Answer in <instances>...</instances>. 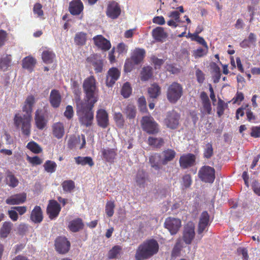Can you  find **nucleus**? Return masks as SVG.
<instances>
[{"label":"nucleus","mask_w":260,"mask_h":260,"mask_svg":"<svg viewBox=\"0 0 260 260\" xmlns=\"http://www.w3.org/2000/svg\"><path fill=\"white\" fill-rule=\"evenodd\" d=\"M120 72L116 68H112L108 72L106 77V83L107 86L112 87L115 82L118 79Z\"/></svg>","instance_id":"nucleus-17"},{"label":"nucleus","mask_w":260,"mask_h":260,"mask_svg":"<svg viewBox=\"0 0 260 260\" xmlns=\"http://www.w3.org/2000/svg\"><path fill=\"white\" fill-rule=\"evenodd\" d=\"M121 10L119 4L115 1H109L107 4L106 14L112 19H117L121 14Z\"/></svg>","instance_id":"nucleus-12"},{"label":"nucleus","mask_w":260,"mask_h":260,"mask_svg":"<svg viewBox=\"0 0 260 260\" xmlns=\"http://www.w3.org/2000/svg\"><path fill=\"white\" fill-rule=\"evenodd\" d=\"M181 116L175 110L167 112L164 122L167 128L170 129H176L180 125Z\"/></svg>","instance_id":"nucleus-7"},{"label":"nucleus","mask_w":260,"mask_h":260,"mask_svg":"<svg viewBox=\"0 0 260 260\" xmlns=\"http://www.w3.org/2000/svg\"><path fill=\"white\" fill-rule=\"evenodd\" d=\"M153 76V69L152 67L147 66L142 69L141 72V80L146 81L152 78Z\"/></svg>","instance_id":"nucleus-40"},{"label":"nucleus","mask_w":260,"mask_h":260,"mask_svg":"<svg viewBox=\"0 0 260 260\" xmlns=\"http://www.w3.org/2000/svg\"><path fill=\"white\" fill-rule=\"evenodd\" d=\"M124 113L127 118L129 119H134L136 115V107L133 105H128L125 109Z\"/></svg>","instance_id":"nucleus-49"},{"label":"nucleus","mask_w":260,"mask_h":260,"mask_svg":"<svg viewBox=\"0 0 260 260\" xmlns=\"http://www.w3.org/2000/svg\"><path fill=\"white\" fill-rule=\"evenodd\" d=\"M96 118L99 126L105 128L109 124L108 114L105 110H99L97 111Z\"/></svg>","instance_id":"nucleus-19"},{"label":"nucleus","mask_w":260,"mask_h":260,"mask_svg":"<svg viewBox=\"0 0 260 260\" xmlns=\"http://www.w3.org/2000/svg\"><path fill=\"white\" fill-rule=\"evenodd\" d=\"M149 96L151 99H156L161 93V88L157 83L151 84L148 88Z\"/></svg>","instance_id":"nucleus-33"},{"label":"nucleus","mask_w":260,"mask_h":260,"mask_svg":"<svg viewBox=\"0 0 260 260\" xmlns=\"http://www.w3.org/2000/svg\"><path fill=\"white\" fill-rule=\"evenodd\" d=\"M147 179L146 173L143 170H139L136 176V182L140 187H144L146 181Z\"/></svg>","instance_id":"nucleus-36"},{"label":"nucleus","mask_w":260,"mask_h":260,"mask_svg":"<svg viewBox=\"0 0 260 260\" xmlns=\"http://www.w3.org/2000/svg\"><path fill=\"white\" fill-rule=\"evenodd\" d=\"M92 39L94 45L103 51H107L111 47L110 42L101 35L94 36Z\"/></svg>","instance_id":"nucleus-16"},{"label":"nucleus","mask_w":260,"mask_h":260,"mask_svg":"<svg viewBox=\"0 0 260 260\" xmlns=\"http://www.w3.org/2000/svg\"><path fill=\"white\" fill-rule=\"evenodd\" d=\"M138 105L141 112L145 113L147 112L146 101L144 96H142L139 98L138 100Z\"/></svg>","instance_id":"nucleus-56"},{"label":"nucleus","mask_w":260,"mask_h":260,"mask_svg":"<svg viewBox=\"0 0 260 260\" xmlns=\"http://www.w3.org/2000/svg\"><path fill=\"white\" fill-rule=\"evenodd\" d=\"M256 41V37L254 34L250 32L247 39L243 40L240 44L241 47L246 48L250 47L251 45H254Z\"/></svg>","instance_id":"nucleus-38"},{"label":"nucleus","mask_w":260,"mask_h":260,"mask_svg":"<svg viewBox=\"0 0 260 260\" xmlns=\"http://www.w3.org/2000/svg\"><path fill=\"white\" fill-rule=\"evenodd\" d=\"M250 136L255 138H260V125L252 127Z\"/></svg>","instance_id":"nucleus-64"},{"label":"nucleus","mask_w":260,"mask_h":260,"mask_svg":"<svg viewBox=\"0 0 260 260\" xmlns=\"http://www.w3.org/2000/svg\"><path fill=\"white\" fill-rule=\"evenodd\" d=\"M200 98L204 111L208 114H211L212 107L207 94L204 91L202 92L200 94Z\"/></svg>","instance_id":"nucleus-28"},{"label":"nucleus","mask_w":260,"mask_h":260,"mask_svg":"<svg viewBox=\"0 0 260 260\" xmlns=\"http://www.w3.org/2000/svg\"><path fill=\"white\" fill-rule=\"evenodd\" d=\"M117 150L114 148H103L101 150L103 158L107 162H113L117 155Z\"/></svg>","instance_id":"nucleus-25"},{"label":"nucleus","mask_w":260,"mask_h":260,"mask_svg":"<svg viewBox=\"0 0 260 260\" xmlns=\"http://www.w3.org/2000/svg\"><path fill=\"white\" fill-rule=\"evenodd\" d=\"M5 181L6 184L12 188L16 187L19 183L18 179L9 171L6 173Z\"/></svg>","instance_id":"nucleus-34"},{"label":"nucleus","mask_w":260,"mask_h":260,"mask_svg":"<svg viewBox=\"0 0 260 260\" xmlns=\"http://www.w3.org/2000/svg\"><path fill=\"white\" fill-rule=\"evenodd\" d=\"M74 114V111L72 106L68 105L66 107V110L64 112V116L68 119H71Z\"/></svg>","instance_id":"nucleus-63"},{"label":"nucleus","mask_w":260,"mask_h":260,"mask_svg":"<svg viewBox=\"0 0 260 260\" xmlns=\"http://www.w3.org/2000/svg\"><path fill=\"white\" fill-rule=\"evenodd\" d=\"M63 190L65 192H70L75 187V183L73 180H66L62 183Z\"/></svg>","instance_id":"nucleus-53"},{"label":"nucleus","mask_w":260,"mask_h":260,"mask_svg":"<svg viewBox=\"0 0 260 260\" xmlns=\"http://www.w3.org/2000/svg\"><path fill=\"white\" fill-rule=\"evenodd\" d=\"M36 103L35 97L29 95L27 97L22 107V111L25 114L22 116L20 114H16L14 118V123L17 128L21 126L22 134L27 137L30 134V122L32 119V107Z\"/></svg>","instance_id":"nucleus-1"},{"label":"nucleus","mask_w":260,"mask_h":260,"mask_svg":"<svg viewBox=\"0 0 260 260\" xmlns=\"http://www.w3.org/2000/svg\"><path fill=\"white\" fill-rule=\"evenodd\" d=\"M42 111L38 109L35 112V120L36 126L40 129H43L46 125V120L45 119L44 116L41 114Z\"/></svg>","instance_id":"nucleus-30"},{"label":"nucleus","mask_w":260,"mask_h":260,"mask_svg":"<svg viewBox=\"0 0 260 260\" xmlns=\"http://www.w3.org/2000/svg\"><path fill=\"white\" fill-rule=\"evenodd\" d=\"M83 89L85 93L84 102L95 104L99 100V95L96 79L93 76H90L84 80Z\"/></svg>","instance_id":"nucleus-5"},{"label":"nucleus","mask_w":260,"mask_h":260,"mask_svg":"<svg viewBox=\"0 0 260 260\" xmlns=\"http://www.w3.org/2000/svg\"><path fill=\"white\" fill-rule=\"evenodd\" d=\"M203 157L206 159L211 158L213 154V145L211 142L208 143L203 146Z\"/></svg>","instance_id":"nucleus-43"},{"label":"nucleus","mask_w":260,"mask_h":260,"mask_svg":"<svg viewBox=\"0 0 260 260\" xmlns=\"http://www.w3.org/2000/svg\"><path fill=\"white\" fill-rule=\"evenodd\" d=\"M164 139L162 138L149 137L148 139V144L155 148L159 149L164 146Z\"/></svg>","instance_id":"nucleus-37"},{"label":"nucleus","mask_w":260,"mask_h":260,"mask_svg":"<svg viewBox=\"0 0 260 260\" xmlns=\"http://www.w3.org/2000/svg\"><path fill=\"white\" fill-rule=\"evenodd\" d=\"M55 57V54L52 51L47 50L43 51L42 52V58L45 63H52Z\"/></svg>","instance_id":"nucleus-39"},{"label":"nucleus","mask_w":260,"mask_h":260,"mask_svg":"<svg viewBox=\"0 0 260 260\" xmlns=\"http://www.w3.org/2000/svg\"><path fill=\"white\" fill-rule=\"evenodd\" d=\"M84 224L80 218H76L71 220L68 224L69 230L73 233L78 232L84 229Z\"/></svg>","instance_id":"nucleus-23"},{"label":"nucleus","mask_w":260,"mask_h":260,"mask_svg":"<svg viewBox=\"0 0 260 260\" xmlns=\"http://www.w3.org/2000/svg\"><path fill=\"white\" fill-rule=\"evenodd\" d=\"M159 250L157 241L154 239L144 241L138 247L135 257L136 260H145L156 254Z\"/></svg>","instance_id":"nucleus-4"},{"label":"nucleus","mask_w":260,"mask_h":260,"mask_svg":"<svg viewBox=\"0 0 260 260\" xmlns=\"http://www.w3.org/2000/svg\"><path fill=\"white\" fill-rule=\"evenodd\" d=\"M113 118L118 127L120 128L123 127L124 119L122 114L120 112L115 113L113 116Z\"/></svg>","instance_id":"nucleus-54"},{"label":"nucleus","mask_w":260,"mask_h":260,"mask_svg":"<svg viewBox=\"0 0 260 260\" xmlns=\"http://www.w3.org/2000/svg\"><path fill=\"white\" fill-rule=\"evenodd\" d=\"M49 102L52 107L57 108L59 107L61 102V96L58 90L52 89L51 91Z\"/></svg>","instance_id":"nucleus-26"},{"label":"nucleus","mask_w":260,"mask_h":260,"mask_svg":"<svg viewBox=\"0 0 260 260\" xmlns=\"http://www.w3.org/2000/svg\"><path fill=\"white\" fill-rule=\"evenodd\" d=\"M141 125L143 131L149 134H156L159 131L158 124L151 116L143 117Z\"/></svg>","instance_id":"nucleus-8"},{"label":"nucleus","mask_w":260,"mask_h":260,"mask_svg":"<svg viewBox=\"0 0 260 260\" xmlns=\"http://www.w3.org/2000/svg\"><path fill=\"white\" fill-rule=\"evenodd\" d=\"M115 205L113 201L107 202L105 206V213L108 217H111L114 213Z\"/></svg>","instance_id":"nucleus-50"},{"label":"nucleus","mask_w":260,"mask_h":260,"mask_svg":"<svg viewBox=\"0 0 260 260\" xmlns=\"http://www.w3.org/2000/svg\"><path fill=\"white\" fill-rule=\"evenodd\" d=\"M12 226V223L10 221H5L3 223L0 230V236L2 238H7L10 234Z\"/></svg>","instance_id":"nucleus-42"},{"label":"nucleus","mask_w":260,"mask_h":260,"mask_svg":"<svg viewBox=\"0 0 260 260\" xmlns=\"http://www.w3.org/2000/svg\"><path fill=\"white\" fill-rule=\"evenodd\" d=\"M27 160L33 166L39 165L43 162L42 160L38 156L34 157L27 156Z\"/></svg>","instance_id":"nucleus-60"},{"label":"nucleus","mask_w":260,"mask_h":260,"mask_svg":"<svg viewBox=\"0 0 260 260\" xmlns=\"http://www.w3.org/2000/svg\"><path fill=\"white\" fill-rule=\"evenodd\" d=\"M195 237V225L192 221H188L184 225L183 230L182 240L187 245H189Z\"/></svg>","instance_id":"nucleus-10"},{"label":"nucleus","mask_w":260,"mask_h":260,"mask_svg":"<svg viewBox=\"0 0 260 260\" xmlns=\"http://www.w3.org/2000/svg\"><path fill=\"white\" fill-rule=\"evenodd\" d=\"M215 169L208 166H203L199 171L198 175L200 179L206 182L212 183L215 178Z\"/></svg>","instance_id":"nucleus-9"},{"label":"nucleus","mask_w":260,"mask_h":260,"mask_svg":"<svg viewBox=\"0 0 260 260\" xmlns=\"http://www.w3.org/2000/svg\"><path fill=\"white\" fill-rule=\"evenodd\" d=\"M228 107V103H225L220 98H218L217 105V114L219 117H220L223 114L225 109Z\"/></svg>","instance_id":"nucleus-47"},{"label":"nucleus","mask_w":260,"mask_h":260,"mask_svg":"<svg viewBox=\"0 0 260 260\" xmlns=\"http://www.w3.org/2000/svg\"><path fill=\"white\" fill-rule=\"evenodd\" d=\"M122 250L121 246L115 245L113 246L108 252V257L109 259H114L118 257Z\"/></svg>","instance_id":"nucleus-48"},{"label":"nucleus","mask_w":260,"mask_h":260,"mask_svg":"<svg viewBox=\"0 0 260 260\" xmlns=\"http://www.w3.org/2000/svg\"><path fill=\"white\" fill-rule=\"evenodd\" d=\"M153 38L158 42H161L168 37V34L161 27H157L152 31Z\"/></svg>","instance_id":"nucleus-29"},{"label":"nucleus","mask_w":260,"mask_h":260,"mask_svg":"<svg viewBox=\"0 0 260 260\" xmlns=\"http://www.w3.org/2000/svg\"><path fill=\"white\" fill-rule=\"evenodd\" d=\"M183 94L182 85L176 82H173L168 87L167 92V98L170 103L175 104Z\"/></svg>","instance_id":"nucleus-6"},{"label":"nucleus","mask_w":260,"mask_h":260,"mask_svg":"<svg viewBox=\"0 0 260 260\" xmlns=\"http://www.w3.org/2000/svg\"><path fill=\"white\" fill-rule=\"evenodd\" d=\"M160 156L159 154L154 153L149 157V162L151 166L155 170H159L160 169L158 162L160 158Z\"/></svg>","instance_id":"nucleus-45"},{"label":"nucleus","mask_w":260,"mask_h":260,"mask_svg":"<svg viewBox=\"0 0 260 260\" xmlns=\"http://www.w3.org/2000/svg\"><path fill=\"white\" fill-rule=\"evenodd\" d=\"M132 92V88L129 82H125L121 89V94L124 98H128Z\"/></svg>","instance_id":"nucleus-51"},{"label":"nucleus","mask_w":260,"mask_h":260,"mask_svg":"<svg viewBox=\"0 0 260 260\" xmlns=\"http://www.w3.org/2000/svg\"><path fill=\"white\" fill-rule=\"evenodd\" d=\"M87 41V34L82 31L77 32L74 38V42L76 45L83 46Z\"/></svg>","instance_id":"nucleus-41"},{"label":"nucleus","mask_w":260,"mask_h":260,"mask_svg":"<svg viewBox=\"0 0 260 260\" xmlns=\"http://www.w3.org/2000/svg\"><path fill=\"white\" fill-rule=\"evenodd\" d=\"M208 47L203 49L202 48H198L197 50L193 51V56L196 58L202 57L204 55H206L208 52Z\"/></svg>","instance_id":"nucleus-58"},{"label":"nucleus","mask_w":260,"mask_h":260,"mask_svg":"<svg viewBox=\"0 0 260 260\" xmlns=\"http://www.w3.org/2000/svg\"><path fill=\"white\" fill-rule=\"evenodd\" d=\"M52 134L57 139H61L64 134L63 124L61 122L54 123L52 125Z\"/></svg>","instance_id":"nucleus-31"},{"label":"nucleus","mask_w":260,"mask_h":260,"mask_svg":"<svg viewBox=\"0 0 260 260\" xmlns=\"http://www.w3.org/2000/svg\"><path fill=\"white\" fill-rule=\"evenodd\" d=\"M211 68L214 73L213 75V82L215 83H218L221 78V73L220 68L215 62H212L211 64Z\"/></svg>","instance_id":"nucleus-46"},{"label":"nucleus","mask_w":260,"mask_h":260,"mask_svg":"<svg viewBox=\"0 0 260 260\" xmlns=\"http://www.w3.org/2000/svg\"><path fill=\"white\" fill-rule=\"evenodd\" d=\"M76 112L81 125L86 127L90 126L93 123L94 113L93 108L95 103L84 102L79 96L75 98Z\"/></svg>","instance_id":"nucleus-2"},{"label":"nucleus","mask_w":260,"mask_h":260,"mask_svg":"<svg viewBox=\"0 0 260 260\" xmlns=\"http://www.w3.org/2000/svg\"><path fill=\"white\" fill-rule=\"evenodd\" d=\"M86 60L92 64L95 73H102L103 70V60L98 57L96 55H92L87 57Z\"/></svg>","instance_id":"nucleus-21"},{"label":"nucleus","mask_w":260,"mask_h":260,"mask_svg":"<svg viewBox=\"0 0 260 260\" xmlns=\"http://www.w3.org/2000/svg\"><path fill=\"white\" fill-rule=\"evenodd\" d=\"M163 158L161 160V163L164 165H167L168 162L173 160L176 155V152L172 149H167L162 152Z\"/></svg>","instance_id":"nucleus-32"},{"label":"nucleus","mask_w":260,"mask_h":260,"mask_svg":"<svg viewBox=\"0 0 260 260\" xmlns=\"http://www.w3.org/2000/svg\"><path fill=\"white\" fill-rule=\"evenodd\" d=\"M55 248L60 254L67 253L70 248V242L64 237H58L55 241Z\"/></svg>","instance_id":"nucleus-13"},{"label":"nucleus","mask_w":260,"mask_h":260,"mask_svg":"<svg viewBox=\"0 0 260 260\" xmlns=\"http://www.w3.org/2000/svg\"><path fill=\"white\" fill-rule=\"evenodd\" d=\"M75 159L76 162L78 165H81L82 166L88 165L90 167H92L94 165L92 158L89 156H78L75 157Z\"/></svg>","instance_id":"nucleus-44"},{"label":"nucleus","mask_w":260,"mask_h":260,"mask_svg":"<svg viewBox=\"0 0 260 260\" xmlns=\"http://www.w3.org/2000/svg\"><path fill=\"white\" fill-rule=\"evenodd\" d=\"M164 226L170 233L171 235H176L181 226V221L179 218L169 217L165 219Z\"/></svg>","instance_id":"nucleus-11"},{"label":"nucleus","mask_w":260,"mask_h":260,"mask_svg":"<svg viewBox=\"0 0 260 260\" xmlns=\"http://www.w3.org/2000/svg\"><path fill=\"white\" fill-rule=\"evenodd\" d=\"M11 59L8 56L2 57L0 60V69L5 71L10 66Z\"/></svg>","instance_id":"nucleus-57"},{"label":"nucleus","mask_w":260,"mask_h":260,"mask_svg":"<svg viewBox=\"0 0 260 260\" xmlns=\"http://www.w3.org/2000/svg\"><path fill=\"white\" fill-rule=\"evenodd\" d=\"M209 225V215L207 211H204L201 215L198 226V233L201 234Z\"/></svg>","instance_id":"nucleus-22"},{"label":"nucleus","mask_w":260,"mask_h":260,"mask_svg":"<svg viewBox=\"0 0 260 260\" xmlns=\"http://www.w3.org/2000/svg\"><path fill=\"white\" fill-rule=\"evenodd\" d=\"M183 185L185 188H188L190 187L192 183V179L190 175L186 174L182 177Z\"/></svg>","instance_id":"nucleus-62"},{"label":"nucleus","mask_w":260,"mask_h":260,"mask_svg":"<svg viewBox=\"0 0 260 260\" xmlns=\"http://www.w3.org/2000/svg\"><path fill=\"white\" fill-rule=\"evenodd\" d=\"M33 12L34 14L37 15L38 17L43 16L44 12L42 10V5L39 3L35 4L33 8Z\"/></svg>","instance_id":"nucleus-59"},{"label":"nucleus","mask_w":260,"mask_h":260,"mask_svg":"<svg viewBox=\"0 0 260 260\" xmlns=\"http://www.w3.org/2000/svg\"><path fill=\"white\" fill-rule=\"evenodd\" d=\"M182 246L180 241H177L175 246H174L172 251V255L173 256H176L179 255Z\"/></svg>","instance_id":"nucleus-61"},{"label":"nucleus","mask_w":260,"mask_h":260,"mask_svg":"<svg viewBox=\"0 0 260 260\" xmlns=\"http://www.w3.org/2000/svg\"><path fill=\"white\" fill-rule=\"evenodd\" d=\"M26 147L32 152L38 154L42 151V148L40 145L34 141H31L27 143Z\"/></svg>","instance_id":"nucleus-52"},{"label":"nucleus","mask_w":260,"mask_h":260,"mask_svg":"<svg viewBox=\"0 0 260 260\" xmlns=\"http://www.w3.org/2000/svg\"><path fill=\"white\" fill-rule=\"evenodd\" d=\"M57 165L54 161L48 160L44 165V167L46 172L52 173L56 170Z\"/></svg>","instance_id":"nucleus-55"},{"label":"nucleus","mask_w":260,"mask_h":260,"mask_svg":"<svg viewBox=\"0 0 260 260\" xmlns=\"http://www.w3.org/2000/svg\"><path fill=\"white\" fill-rule=\"evenodd\" d=\"M26 193L23 192L11 196L6 200V203L10 205H20L26 201Z\"/></svg>","instance_id":"nucleus-18"},{"label":"nucleus","mask_w":260,"mask_h":260,"mask_svg":"<svg viewBox=\"0 0 260 260\" xmlns=\"http://www.w3.org/2000/svg\"><path fill=\"white\" fill-rule=\"evenodd\" d=\"M159 250L157 241L154 239L144 241L138 247L135 257L136 260H145L156 254Z\"/></svg>","instance_id":"nucleus-3"},{"label":"nucleus","mask_w":260,"mask_h":260,"mask_svg":"<svg viewBox=\"0 0 260 260\" xmlns=\"http://www.w3.org/2000/svg\"><path fill=\"white\" fill-rule=\"evenodd\" d=\"M196 155L192 153H187L182 155L179 158V165L183 169L191 167L195 165Z\"/></svg>","instance_id":"nucleus-15"},{"label":"nucleus","mask_w":260,"mask_h":260,"mask_svg":"<svg viewBox=\"0 0 260 260\" xmlns=\"http://www.w3.org/2000/svg\"><path fill=\"white\" fill-rule=\"evenodd\" d=\"M30 220L35 223H41L43 219V212L39 206H36L31 212Z\"/></svg>","instance_id":"nucleus-27"},{"label":"nucleus","mask_w":260,"mask_h":260,"mask_svg":"<svg viewBox=\"0 0 260 260\" xmlns=\"http://www.w3.org/2000/svg\"><path fill=\"white\" fill-rule=\"evenodd\" d=\"M145 50L142 48H136L132 52V55L130 58L134 64H139L143 60L145 55Z\"/></svg>","instance_id":"nucleus-24"},{"label":"nucleus","mask_w":260,"mask_h":260,"mask_svg":"<svg viewBox=\"0 0 260 260\" xmlns=\"http://www.w3.org/2000/svg\"><path fill=\"white\" fill-rule=\"evenodd\" d=\"M83 9L84 6L81 0H73L69 3V11L72 15H80Z\"/></svg>","instance_id":"nucleus-20"},{"label":"nucleus","mask_w":260,"mask_h":260,"mask_svg":"<svg viewBox=\"0 0 260 260\" xmlns=\"http://www.w3.org/2000/svg\"><path fill=\"white\" fill-rule=\"evenodd\" d=\"M60 204L55 200H50L47 207V213L51 219L56 218L61 211Z\"/></svg>","instance_id":"nucleus-14"},{"label":"nucleus","mask_w":260,"mask_h":260,"mask_svg":"<svg viewBox=\"0 0 260 260\" xmlns=\"http://www.w3.org/2000/svg\"><path fill=\"white\" fill-rule=\"evenodd\" d=\"M36 63V59L32 56H28L22 60V67L31 72Z\"/></svg>","instance_id":"nucleus-35"}]
</instances>
